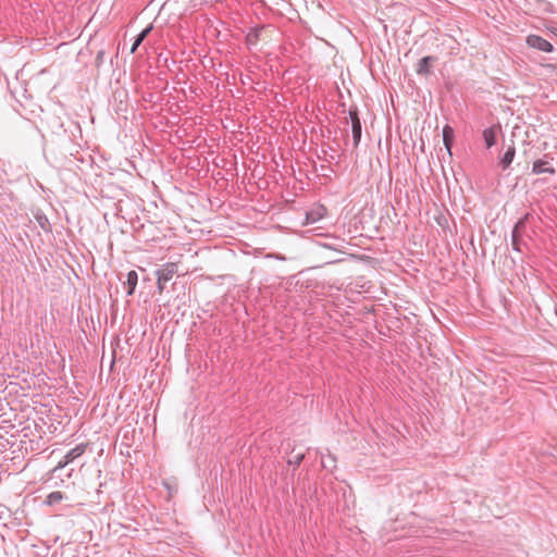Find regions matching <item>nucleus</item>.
<instances>
[{"mask_svg": "<svg viewBox=\"0 0 557 557\" xmlns=\"http://www.w3.org/2000/svg\"><path fill=\"white\" fill-rule=\"evenodd\" d=\"M72 472H73V470H71V471L67 473V478H71V476H72Z\"/></svg>", "mask_w": 557, "mask_h": 557, "instance_id": "21", "label": "nucleus"}, {"mask_svg": "<svg viewBox=\"0 0 557 557\" xmlns=\"http://www.w3.org/2000/svg\"><path fill=\"white\" fill-rule=\"evenodd\" d=\"M262 28L258 29V28H253L251 29L248 34H247V42L249 45H255L257 44V41L259 40V36H260V33H261Z\"/></svg>", "mask_w": 557, "mask_h": 557, "instance_id": "16", "label": "nucleus"}, {"mask_svg": "<svg viewBox=\"0 0 557 557\" xmlns=\"http://www.w3.org/2000/svg\"><path fill=\"white\" fill-rule=\"evenodd\" d=\"M516 154V149L513 145L507 147L506 151L499 157V165L503 170H506L510 166L513 161Z\"/></svg>", "mask_w": 557, "mask_h": 557, "instance_id": "7", "label": "nucleus"}, {"mask_svg": "<svg viewBox=\"0 0 557 557\" xmlns=\"http://www.w3.org/2000/svg\"><path fill=\"white\" fill-rule=\"evenodd\" d=\"M104 54H106L104 50H99L98 51V53H97V55L95 58V64H96L97 67H99L103 63Z\"/></svg>", "mask_w": 557, "mask_h": 557, "instance_id": "20", "label": "nucleus"}, {"mask_svg": "<svg viewBox=\"0 0 557 557\" xmlns=\"http://www.w3.org/2000/svg\"><path fill=\"white\" fill-rule=\"evenodd\" d=\"M483 139L486 148H491L496 144L497 126H491L483 131Z\"/></svg>", "mask_w": 557, "mask_h": 557, "instance_id": "8", "label": "nucleus"}, {"mask_svg": "<svg viewBox=\"0 0 557 557\" xmlns=\"http://www.w3.org/2000/svg\"><path fill=\"white\" fill-rule=\"evenodd\" d=\"M454 129L449 125H445L443 128V143L448 153L451 154V147L454 143Z\"/></svg>", "mask_w": 557, "mask_h": 557, "instance_id": "9", "label": "nucleus"}, {"mask_svg": "<svg viewBox=\"0 0 557 557\" xmlns=\"http://www.w3.org/2000/svg\"><path fill=\"white\" fill-rule=\"evenodd\" d=\"M304 458H305V453H298V454L292 456L287 460V462H288V465L294 466L295 468H297V467L300 466V463L302 462Z\"/></svg>", "mask_w": 557, "mask_h": 557, "instance_id": "17", "label": "nucleus"}, {"mask_svg": "<svg viewBox=\"0 0 557 557\" xmlns=\"http://www.w3.org/2000/svg\"><path fill=\"white\" fill-rule=\"evenodd\" d=\"M520 244H521V234L520 233L511 232V245H512V248L515 250H517V251H521Z\"/></svg>", "mask_w": 557, "mask_h": 557, "instance_id": "19", "label": "nucleus"}, {"mask_svg": "<svg viewBox=\"0 0 557 557\" xmlns=\"http://www.w3.org/2000/svg\"><path fill=\"white\" fill-rule=\"evenodd\" d=\"M138 282V274L135 270L129 271L126 274V281L123 282V286L126 289V295L132 296L135 293Z\"/></svg>", "mask_w": 557, "mask_h": 557, "instance_id": "5", "label": "nucleus"}, {"mask_svg": "<svg viewBox=\"0 0 557 557\" xmlns=\"http://www.w3.org/2000/svg\"><path fill=\"white\" fill-rule=\"evenodd\" d=\"M35 220L42 231H45L47 233L51 231V225H50L49 219L44 212L37 211L35 213Z\"/></svg>", "mask_w": 557, "mask_h": 557, "instance_id": "11", "label": "nucleus"}, {"mask_svg": "<svg viewBox=\"0 0 557 557\" xmlns=\"http://www.w3.org/2000/svg\"><path fill=\"white\" fill-rule=\"evenodd\" d=\"M437 62V57L426 55L420 59L416 65V73L419 76H429L432 74V66Z\"/></svg>", "mask_w": 557, "mask_h": 557, "instance_id": "3", "label": "nucleus"}, {"mask_svg": "<svg viewBox=\"0 0 557 557\" xmlns=\"http://www.w3.org/2000/svg\"><path fill=\"white\" fill-rule=\"evenodd\" d=\"M152 29V25L144 28L138 35L137 37L135 38V41L131 48V52L134 53L137 48L140 46V44L145 40V38L149 35V33L151 32Z\"/></svg>", "mask_w": 557, "mask_h": 557, "instance_id": "13", "label": "nucleus"}, {"mask_svg": "<svg viewBox=\"0 0 557 557\" xmlns=\"http://www.w3.org/2000/svg\"><path fill=\"white\" fill-rule=\"evenodd\" d=\"M525 42L530 48L544 51L552 52L554 50L553 45L539 35L531 34L527 36Z\"/></svg>", "mask_w": 557, "mask_h": 557, "instance_id": "2", "label": "nucleus"}, {"mask_svg": "<svg viewBox=\"0 0 557 557\" xmlns=\"http://www.w3.org/2000/svg\"><path fill=\"white\" fill-rule=\"evenodd\" d=\"M348 114L351 124H354L355 122L358 124L361 123V120L359 117V110L356 106L349 108Z\"/></svg>", "mask_w": 557, "mask_h": 557, "instance_id": "18", "label": "nucleus"}, {"mask_svg": "<svg viewBox=\"0 0 557 557\" xmlns=\"http://www.w3.org/2000/svg\"><path fill=\"white\" fill-rule=\"evenodd\" d=\"M351 134H352V140H354V147L357 148L361 140V134H362V125L361 123H354L351 124Z\"/></svg>", "mask_w": 557, "mask_h": 557, "instance_id": "15", "label": "nucleus"}, {"mask_svg": "<svg viewBox=\"0 0 557 557\" xmlns=\"http://www.w3.org/2000/svg\"><path fill=\"white\" fill-rule=\"evenodd\" d=\"M549 160H553L549 154H544V159H539L533 162L532 173L533 174H550L554 175L556 173L555 168L549 165Z\"/></svg>", "mask_w": 557, "mask_h": 557, "instance_id": "4", "label": "nucleus"}, {"mask_svg": "<svg viewBox=\"0 0 557 557\" xmlns=\"http://www.w3.org/2000/svg\"><path fill=\"white\" fill-rule=\"evenodd\" d=\"M532 218L533 215L531 213H525L521 219L517 221L512 228V232L521 234L522 231L527 227V224L529 223L530 219Z\"/></svg>", "mask_w": 557, "mask_h": 557, "instance_id": "14", "label": "nucleus"}, {"mask_svg": "<svg viewBox=\"0 0 557 557\" xmlns=\"http://www.w3.org/2000/svg\"><path fill=\"white\" fill-rule=\"evenodd\" d=\"M177 272V265L175 263H166L161 269L157 270V288L161 294L165 288V284L173 277Z\"/></svg>", "mask_w": 557, "mask_h": 557, "instance_id": "1", "label": "nucleus"}, {"mask_svg": "<svg viewBox=\"0 0 557 557\" xmlns=\"http://www.w3.org/2000/svg\"><path fill=\"white\" fill-rule=\"evenodd\" d=\"M62 500H71V497L65 492L54 491L47 495L44 503L48 506H54Z\"/></svg>", "mask_w": 557, "mask_h": 557, "instance_id": "6", "label": "nucleus"}, {"mask_svg": "<svg viewBox=\"0 0 557 557\" xmlns=\"http://www.w3.org/2000/svg\"><path fill=\"white\" fill-rule=\"evenodd\" d=\"M88 444L86 443H82V444H78L76 445L74 448H72L71 450H69L66 453V459L67 461H74L76 458L81 457L85 451H86V448H87Z\"/></svg>", "mask_w": 557, "mask_h": 557, "instance_id": "10", "label": "nucleus"}, {"mask_svg": "<svg viewBox=\"0 0 557 557\" xmlns=\"http://www.w3.org/2000/svg\"><path fill=\"white\" fill-rule=\"evenodd\" d=\"M71 461H67L66 455L63 457L62 460L59 461V463L50 471V478L49 480L60 479L61 482L63 480L61 479L60 471L63 470Z\"/></svg>", "mask_w": 557, "mask_h": 557, "instance_id": "12", "label": "nucleus"}]
</instances>
